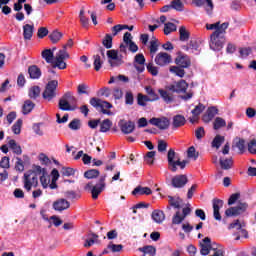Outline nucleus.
<instances>
[{
    "instance_id": "obj_1",
    "label": "nucleus",
    "mask_w": 256,
    "mask_h": 256,
    "mask_svg": "<svg viewBox=\"0 0 256 256\" xmlns=\"http://www.w3.org/2000/svg\"><path fill=\"white\" fill-rule=\"evenodd\" d=\"M43 168L41 166H35L34 170H30L24 174V189L31 191V188L39 186V175H41Z\"/></svg>"
},
{
    "instance_id": "obj_2",
    "label": "nucleus",
    "mask_w": 256,
    "mask_h": 256,
    "mask_svg": "<svg viewBox=\"0 0 256 256\" xmlns=\"http://www.w3.org/2000/svg\"><path fill=\"white\" fill-rule=\"evenodd\" d=\"M168 159V169L172 173H177V167H179L181 170L185 169L187 167V163L189 161L182 160L177 156V153H175V150L170 149L167 154Z\"/></svg>"
},
{
    "instance_id": "obj_3",
    "label": "nucleus",
    "mask_w": 256,
    "mask_h": 256,
    "mask_svg": "<svg viewBox=\"0 0 256 256\" xmlns=\"http://www.w3.org/2000/svg\"><path fill=\"white\" fill-rule=\"evenodd\" d=\"M71 47H73V39H69L63 46V49L56 53L54 67H57L58 69H67V63H65L64 59H69L70 55L68 54L67 49H71Z\"/></svg>"
},
{
    "instance_id": "obj_4",
    "label": "nucleus",
    "mask_w": 256,
    "mask_h": 256,
    "mask_svg": "<svg viewBox=\"0 0 256 256\" xmlns=\"http://www.w3.org/2000/svg\"><path fill=\"white\" fill-rule=\"evenodd\" d=\"M107 179V175H103L100 177L99 182L93 186V183L89 182L84 186L85 191H91L92 198L98 199L99 195L105 191V180Z\"/></svg>"
},
{
    "instance_id": "obj_5",
    "label": "nucleus",
    "mask_w": 256,
    "mask_h": 256,
    "mask_svg": "<svg viewBox=\"0 0 256 256\" xmlns=\"http://www.w3.org/2000/svg\"><path fill=\"white\" fill-rule=\"evenodd\" d=\"M71 103H77V98L73 96V93L66 92L59 100L58 107L61 111H75L77 106L72 107Z\"/></svg>"
},
{
    "instance_id": "obj_6",
    "label": "nucleus",
    "mask_w": 256,
    "mask_h": 256,
    "mask_svg": "<svg viewBox=\"0 0 256 256\" xmlns=\"http://www.w3.org/2000/svg\"><path fill=\"white\" fill-rule=\"evenodd\" d=\"M57 87H59V81H48L43 92V98L46 99V101H52L53 99H55V97H57Z\"/></svg>"
},
{
    "instance_id": "obj_7",
    "label": "nucleus",
    "mask_w": 256,
    "mask_h": 256,
    "mask_svg": "<svg viewBox=\"0 0 256 256\" xmlns=\"http://www.w3.org/2000/svg\"><path fill=\"white\" fill-rule=\"evenodd\" d=\"M90 105H92V107H95L96 109L100 108L104 115H111V111L107 109H111L113 105L107 101H103L99 98H91Z\"/></svg>"
},
{
    "instance_id": "obj_8",
    "label": "nucleus",
    "mask_w": 256,
    "mask_h": 256,
    "mask_svg": "<svg viewBox=\"0 0 256 256\" xmlns=\"http://www.w3.org/2000/svg\"><path fill=\"white\" fill-rule=\"evenodd\" d=\"M248 207L247 203L239 202L237 206L226 209L225 215L226 217H237L238 215L245 213Z\"/></svg>"
},
{
    "instance_id": "obj_9",
    "label": "nucleus",
    "mask_w": 256,
    "mask_h": 256,
    "mask_svg": "<svg viewBox=\"0 0 256 256\" xmlns=\"http://www.w3.org/2000/svg\"><path fill=\"white\" fill-rule=\"evenodd\" d=\"M188 215H191V208L190 207H185L182 209V214L181 211H176L174 216L172 217V225H181L183 221L187 218Z\"/></svg>"
},
{
    "instance_id": "obj_10",
    "label": "nucleus",
    "mask_w": 256,
    "mask_h": 256,
    "mask_svg": "<svg viewBox=\"0 0 256 256\" xmlns=\"http://www.w3.org/2000/svg\"><path fill=\"white\" fill-rule=\"evenodd\" d=\"M224 42L225 40L221 38V35L213 32L210 36V49H212L213 51H221V49H223Z\"/></svg>"
},
{
    "instance_id": "obj_11",
    "label": "nucleus",
    "mask_w": 256,
    "mask_h": 256,
    "mask_svg": "<svg viewBox=\"0 0 256 256\" xmlns=\"http://www.w3.org/2000/svg\"><path fill=\"white\" fill-rule=\"evenodd\" d=\"M149 123L150 125H154L155 127H158V129L161 130L169 129V125H171V122L167 117L152 118L149 120Z\"/></svg>"
},
{
    "instance_id": "obj_12",
    "label": "nucleus",
    "mask_w": 256,
    "mask_h": 256,
    "mask_svg": "<svg viewBox=\"0 0 256 256\" xmlns=\"http://www.w3.org/2000/svg\"><path fill=\"white\" fill-rule=\"evenodd\" d=\"M52 207L54 211L62 213V211H67L71 207V203L65 198H59L53 202Z\"/></svg>"
},
{
    "instance_id": "obj_13",
    "label": "nucleus",
    "mask_w": 256,
    "mask_h": 256,
    "mask_svg": "<svg viewBox=\"0 0 256 256\" xmlns=\"http://www.w3.org/2000/svg\"><path fill=\"white\" fill-rule=\"evenodd\" d=\"M189 182V179L187 178V175L185 174H181V175H176L172 178V186L175 189H181L183 187H185V185H187V183Z\"/></svg>"
},
{
    "instance_id": "obj_14",
    "label": "nucleus",
    "mask_w": 256,
    "mask_h": 256,
    "mask_svg": "<svg viewBox=\"0 0 256 256\" xmlns=\"http://www.w3.org/2000/svg\"><path fill=\"white\" fill-rule=\"evenodd\" d=\"M171 61H172L171 55H169L166 52H160L155 57V63L160 67H165V65H169Z\"/></svg>"
},
{
    "instance_id": "obj_15",
    "label": "nucleus",
    "mask_w": 256,
    "mask_h": 256,
    "mask_svg": "<svg viewBox=\"0 0 256 256\" xmlns=\"http://www.w3.org/2000/svg\"><path fill=\"white\" fill-rule=\"evenodd\" d=\"M215 249L213 245H211V238L205 237L202 242H200V253L201 255H209L211 250Z\"/></svg>"
},
{
    "instance_id": "obj_16",
    "label": "nucleus",
    "mask_w": 256,
    "mask_h": 256,
    "mask_svg": "<svg viewBox=\"0 0 256 256\" xmlns=\"http://www.w3.org/2000/svg\"><path fill=\"white\" fill-rule=\"evenodd\" d=\"M187 87H189V84H187L185 80H181L176 84L169 85L168 89L172 91V93H185Z\"/></svg>"
},
{
    "instance_id": "obj_17",
    "label": "nucleus",
    "mask_w": 256,
    "mask_h": 256,
    "mask_svg": "<svg viewBox=\"0 0 256 256\" xmlns=\"http://www.w3.org/2000/svg\"><path fill=\"white\" fill-rule=\"evenodd\" d=\"M213 216L216 221H221V213L219 212L220 209H223V200L220 199H213Z\"/></svg>"
},
{
    "instance_id": "obj_18",
    "label": "nucleus",
    "mask_w": 256,
    "mask_h": 256,
    "mask_svg": "<svg viewBox=\"0 0 256 256\" xmlns=\"http://www.w3.org/2000/svg\"><path fill=\"white\" fill-rule=\"evenodd\" d=\"M158 93L165 103H173V90L169 89V86H166L165 89H159Z\"/></svg>"
},
{
    "instance_id": "obj_19",
    "label": "nucleus",
    "mask_w": 256,
    "mask_h": 256,
    "mask_svg": "<svg viewBox=\"0 0 256 256\" xmlns=\"http://www.w3.org/2000/svg\"><path fill=\"white\" fill-rule=\"evenodd\" d=\"M119 126L122 133L125 135H129V133H133V131H135V122L121 120Z\"/></svg>"
},
{
    "instance_id": "obj_20",
    "label": "nucleus",
    "mask_w": 256,
    "mask_h": 256,
    "mask_svg": "<svg viewBox=\"0 0 256 256\" xmlns=\"http://www.w3.org/2000/svg\"><path fill=\"white\" fill-rule=\"evenodd\" d=\"M205 111V106L203 104H199L192 110V117L189 118L190 123H197L199 121V116L201 113Z\"/></svg>"
},
{
    "instance_id": "obj_21",
    "label": "nucleus",
    "mask_w": 256,
    "mask_h": 256,
    "mask_svg": "<svg viewBox=\"0 0 256 256\" xmlns=\"http://www.w3.org/2000/svg\"><path fill=\"white\" fill-rule=\"evenodd\" d=\"M175 63L176 65H178V67H182V69H187V67L191 65V59H189V56L187 55H180L177 56V58L175 59Z\"/></svg>"
},
{
    "instance_id": "obj_22",
    "label": "nucleus",
    "mask_w": 256,
    "mask_h": 256,
    "mask_svg": "<svg viewBox=\"0 0 256 256\" xmlns=\"http://www.w3.org/2000/svg\"><path fill=\"white\" fill-rule=\"evenodd\" d=\"M217 113H219V109H217V107L212 106V107L208 108L206 114L202 118L204 123H209V121H211L213 119V117H215V115H217Z\"/></svg>"
},
{
    "instance_id": "obj_23",
    "label": "nucleus",
    "mask_w": 256,
    "mask_h": 256,
    "mask_svg": "<svg viewBox=\"0 0 256 256\" xmlns=\"http://www.w3.org/2000/svg\"><path fill=\"white\" fill-rule=\"evenodd\" d=\"M42 57L46 61V63H51L53 69H57V67H54L55 65V58L53 60V51L51 49H46L42 51Z\"/></svg>"
},
{
    "instance_id": "obj_24",
    "label": "nucleus",
    "mask_w": 256,
    "mask_h": 256,
    "mask_svg": "<svg viewBox=\"0 0 256 256\" xmlns=\"http://www.w3.org/2000/svg\"><path fill=\"white\" fill-rule=\"evenodd\" d=\"M35 27L31 24H25L23 26V37L26 41H31V37H33V31Z\"/></svg>"
},
{
    "instance_id": "obj_25",
    "label": "nucleus",
    "mask_w": 256,
    "mask_h": 256,
    "mask_svg": "<svg viewBox=\"0 0 256 256\" xmlns=\"http://www.w3.org/2000/svg\"><path fill=\"white\" fill-rule=\"evenodd\" d=\"M38 176H40V183L43 189H47V187H49V184L51 183V177L47 175V172H45V169H42L41 174H38Z\"/></svg>"
},
{
    "instance_id": "obj_26",
    "label": "nucleus",
    "mask_w": 256,
    "mask_h": 256,
    "mask_svg": "<svg viewBox=\"0 0 256 256\" xmlns=\"http://www.w3.org/2000/svg\"><path fill=\"white\" fill-rule=\"evenodd\" d=\"M132 39H133V36L131 35V33L126 32L124 34L123 41H124L125 44H121L120 45V51L122 53H127V46L129 45V43L133 42Z\"/></svg>"
},
{
    "instance_id": "obj_27",
    "label": "nucleus",
    "mask_w": 256,
    "mask_h": 256,
    "mask_svg": "<svg viewBox=\"0 0 256 256\" xmlns=\"http://www.w3.org/2000/svg\"><path fill=\"white\" fill-rule=\"evenodd\" d=\"M152 219L155 223L161 224L165 221V213L161 210H154L152 212Z\"/></svg>"
},
{
    "instance_id": "obj_28",
    "label": "nucleus",
    "mask_w": 256,
    "mask_h": 256,
    "mask_svg": "<svg viewBox=\"0 0 256 256\" xmlns=\"http://www.w3.org/2000/svg\"><path fill=\"white\" fill-rule=\"evenodd\" d=\"M30 79H39L41 77V69L37 65H32L28 68Z\"/></svg>"
},
{
    "instance_id": "obj_29",
    "label": "nucleus",
    "mask_w": 256,
    "mask_h": 256,
    "mask_svg": "<svg viewBox=\"0 0 256 256\" xmlns=\"http://www.w3.org/2000/svg\"><path fill=\"white\" fill-rule=\"evenodd\" d=\"M135 63H137L140 66H136L137 71H139L140 73H143V71H145V56H143V54H137L135 56Z\"/></svg>"
},
{
    "instance_id": "obj_30",
    "label": "nucleus",
    "mask_w": 256,
    "mask_h": 256,
    "mask_svg": "<svg viewBox=\"0 0 256 256\" xmlns=\"http://www.w3.org/2000/svg\"><path fill=\"white\" fill-rule=\"evenodd\" d=\"M153 191L149 187L138 186L132 191V195H151Z\"/></svg>"
},
{
    "instance_id": "obj_31",
    "label": "nucleus",
    "mask_w": 256,
    "mask_h": 256,
    "mask_svg": "<svg viewBox=\"0 0 256 256\" xmlns=\"http://www.w3.org/2000/svg\"><path fill=\"white\" fill-rule=\"evenodd\" d=\"M35 109V103L31 100H26L22 106L23 115H29Z\"/></svg>"
},
{
    "instance_id": "obj_32",
    "label": "nucleus",
    "mask_w": 256,
    "mask_h": 256,
    "mask_svg": "<svg viewBox=\"0 0 256 256\" xmlns=\"http://www.w3.org/2000/svg\"><path fill=\"white\" fill-rule=\"evenodd\" d=\"M139 251H141V253H144V256L145 255L155 256L157 254V249L155 248V246H151V245L139 248Z\"/></svg>"
},
{
    "instance_id": "obj_33",
    "label": "nucleus",
    "mask_w": 256,
    "mask_h": 256,
    "mask_svg": "<svg viewBox=\"0 0 256 256\" xmlns=\"http://www.w3.org/2000/svg\"><path fill=\"white\" fill-rule=\"evenodd\" d=\"M113 127V122L109 119H105L100 122V133H107Z\"/></svg>"
},
{
    "instance_id": "obj_34",
    "label": "nucleus",
    "mask_w": 256,
    "mask_h": 256,
    "mask_svg": "<svg viewBox=\"0 0 256 256\" xmlns=\"http://www.w3.org/2000/svg\"><path fill=\"white\" fill-rule=\"evenodd\" d=\"M168 203L171 207H174V209H181V204L183 203V200H181V198L168 196Z\"/></svg>"
},
{
    "instance_id": "obj_35",
    "label": "nucleus",
    "mask_w": 256,
    "mask_h": 256,
    "mask_svg": "<svg viewBox=\"0 0 256 256\" xmlns=\"http://www.w3.org/2000/svg\"><path fill=\"white\" fill-rule=\"evenodd\" d=\"M8 145L9 148L12 149L13 153H15L16 155H21V153H23L21 146L17 144L15 140H9Z\"/></svg>"
},
{
    "instance_id": "obj_36",
    "label": "nucleus",
    "mask_w": 256,
    "mask_h": 256,
    "mask_svg": "<svg viewBox=\"0 0 256 256\" xmlns=\"http://www.w3.org/2000/svg\"><path fill=\"white\" fill-rule=\"evenodd\" d=\"M220 166L221 169L229 170L231 167H233V158H220Z\"/></svg>"
},
{
    "instance_id": "obj_37",
    "label": "nucleus",
    "mask_w": 256,
    "mask_h": 256,
    "mask_svg": "<svg viewBox=\"0 0 256 256\" xmlns=\"http://www.w3.org/2000/svg\"><path fill=\"white\" fill-rule=\"evenodd\" d=\"M145 91L151 101H159V95L151 86H146Z\"/></svg>"
},
{
    "instance_id": "obj_38",
    "label": "nucleus",
    "mask_w": 256,
    "mask_h": 256,
    "mask_svg": "<svg viewBox=\"0 0 256 256\" xmlns=\"http://www.w3.org/2000/svg\"><path fill=\"white\" fill-rule=\"evenodd\" d=\"M170 73L176 75L177 77H185V70L179 66H170L169 68Z\"/></svg>"
},
{
    "instance_id": "obj_39",
    "label": "nucleus",
    "mask_w": 256,
    "mask_h": 256,
    "mask_svg": "<svg viewBox=\"0 0 256 256\" xmlns=\"http://www.w3.org/2000/svg\"><path fill=\"white\" fill-rule=\"evenodd\" d=\"M63 38V33L54 30L52 33L49 34V39L52 43H59Z\"/></svg>"
},
{
    "instance_id": "obj_40",
    "label": "nucleus",
    "mask_w": 256,
    "mask_h": 256,
    "mask_svg": "<svg viewBox=\"0 0 256 256\" xmlns=\"http://www.w3.org/2000/svg\"><path fill=\"white\" fill-rule=\"evenodd\" d=\"M79 17L82 27H84V29H89V17L85 15V10H80Z\"/></svg>"
},
{
    "instance_id": "obj_41",
    "label": "nucleus",
    "mask_w": 256,
    "mask_h": 256,
    "mask_svg": "<svg viewBox=\"0 0 256 256\" xmlns=\"http://www.w3.org/2000/svg\"><path fill=\"white\" fill-rule=\"evenodd\" d=\"M173 127H183L185 125V117L183 115H176L173 117Z\"/></svg>"
},
{
    "instance_id": "obj_42",
    "label": "nucleus",
    "mask_w": 256,
    "mask_h": 256,
    "mask_svg": "<svg viewBox=\"0 0 256 256\" xmlns=\"http://www.w3.org/2000/svg\"><path fill=\"white\" fill-rule=\"evenodd\" d=\"M226 126H227V122L225 121V119H223L221 117L215 118V120L213 122V127L216 131L221 129L222 127H226Z\"/></svg>"
},
{
    "instance_id": "obj_43",
    "label": "nucleus",
    "mask_w": 256,
    "mask_h": 256,
    "mask_svg": "<svg viewBox=\"0 0 256 256\" xmlns=\"http://www.w3.org/2000/svg\"><path fill=\"white\" fill-rule=\"evenodd\" d=\"M28 95L30 99H37L41 95V88L39 86H33L29 89Z\"/></svg>"
},
{
    "instance_id": "obj_44",
    "label": "nucleus",
    "mask_w": 256,
    "mask_h": 256,
    "mask_svg": "<svg viewBox=\"0 0 256 256\" xmlns=\"http://www.w3.org/2000/svg\"><path fill=\"white\" fill-rule=\"evenodd\" d=\"M223 143H225V137L221 135H216L212 141V147H214L215 149H219V147H221Z\"/></svg>"
},
{
    "instance_id": "obj_45",
    "label": "nucleus",
    "mask_w": 256,
    "mask_h": 256,
    "mask_svg": "<svg viewBox=\"0 0 256 256\" xmlns=\"http://www.w3.org/2000/svg\"><path fill=\"white\" fill-rule=\"evenodd\" d=\"M107 56L109 59H112V60H109L111 67H117V63H115V60L117 59V51L116 50H108Z\"/></svg>"
},
{
    "instance_id": "obj_46",
    "label": "nucleus",
    "mask_w": 256,
    "mask_h": 256,
    "mask_svg": "<svg viewBox=\"0 0 256 256\" xmlns=\"http://www.w3.org/2000/svg\"><path fill=\"white\" fill-rule=\"evenodd\" d=\"M149 101H151L149 96L143 95L141 93L138 94V96H137V103L141 107H145V105H147V103H149Z\"/></svg>"
},
{
    "instance_id": "obj_47",
    "label": "nucleus",
    "mask_w": 256,
    "mask_h": 256,
    "mask_svg": "<svg viewBox=\"0 0 256 256\" xmlns=\"http://www.w3.org/2000/svg\"><path fill=\"white\" fill-rule=\"evenodd\" d=\"M11 0H0V9L4 15H9L11 13V7L7 6Z\"/></svg>"
},
{
    "instance_id": "obj_48",
    "label": "nucleus",
    "mask_w": 256,
    "mask_h": 256,
    "mask_svg": "<svg viewBox=\"0 0 256 256\" xmlns=\"http://www.w3.org/2000/svg\"><path fill=\"white\" fill-rule=\"evenodd\" d=\"M100 172L97 169H90L84 173V177L86 179H96V177H99Z\"/></svg>"
},
{
    "instance_id": "obj_49",
    "label": "nucleus",
    "mask_w": 256,
    "mask_h": 256,
    "mask_svg": "<svg viewBox=\"0 0 256 256\" xmlns=\"http://www.w3.org/2000/svg\"><path fill=\"white\" fill-rule=\"evenodd\" d=\"M102 45H104L106 49H111V47H113V36H111L110 34H106V36L102 40Z\"/></svg>"
},
{
    "instance_id": "obj_50",
    "label": "nucleus",
    "mask_w": 256,
    "mask_h": 256,
    "mask_svg": "<svg viewBox=\"0 0 256 256\" xmlns=\"http://www.w3.org/2000/svg\"><path fill=\"white\" fill-rule=\"evenodd\" d=\"M94 69L95 71H100L101 67H103V59L99 54L94 55Z\"/></svg>"
},
{
    "instance_id": "obj_51",
    "label": "nucleus",
    "mask_w": 256,
    "mask_h": 256,
    "mask_svg": "<svg viewBox=\"0 0 256 256\" xmlns=\"http://www.w3.org/2000/svg\"><path fill=\"white\" fill-rule=\"evenodd\" d=\"M173 31H177V25L168 22L164 24V34L169 35L170 33H173Z\"/></svg>"
},
{
    "instance_id": "obj_52",
    "label": "nucleus",
    "mask_w": 256,
    "mask_h": 256,
    "mask_svg": "<svg viewBox=\"0 0 256 256\" xmlns=\"http://www.w3.org/2000/svg\"><path fill=\"white\" fill-rule=\"evenodd\" d=\"M187 157L188 159H193L194 161H197V159L199 158V152H197L195 148L191 146L187 150Z\"/></svg>"
},
{
    "instance_id": "obj_53",
    "label": "nucleus",
    "mask_w": 256,
    "mask_h": 256,
    "mask_svg": "<svg viewBox=\"0 0 256 256\" xmlns=\"http://www.w3.org/2000/svg\"><path fill=\"white\" fill-rule=\"evenodd\" d=\"M180 41H189V31L185 26H181L179 29Z\"/></svg>"
},
{
    "instance_id": "obj_54",
    "label": "nucleus",
    "mask_w": 256,
    "mask_h": 256,
    "mask_svg": "<svg viewBox=\"0 0 256 256\" xmlns=\"http://www.w3.org/2000/svg\"><path fill=\"white\" fill-rule=\"evenodd\" d=\"M171 9H175V11H183L185 5L183 4V2H181V0H173L171 2Z\"/></svg>"
},
{
    "instance_id": "obj_55",
    "label": "nucleus",
    "mask_w": 256,
    "mask_h": 256,
    "mask_svg": "<svg viewBox=\"0 0 256 256\" xmlns=\"http://www.w3.org/2000/svg\"><path fill=\"white\" fill-rule=\"evenodd\" d=\"M229 27V22H224L221 25L218 26L217 30L214 31L216 35H225V31H227Z\"/></svg>"
},
{
    "instance_id": "obj_56",
    "label": "nucleus",
    "mask_w": 256,
    "mask_h": 256,
    "mask_svg": "<svg viewBox=\"0 0 256 256\" xmlns=\"http://www.w3.org/2000/svg\"><path fill=\"white\" fill-rule=\"evenodd\" d=\"M149 49H150V53L152 55H155V53H157V51H159V43L156 38H154L153 40L150 41Z\"/></svg>"
},
{
    "instance_id": "obj_57",
    "label": "nucleus",
    "mask_w": 256,
    "mask_h": 256,
    "mask_svg": "<svg viewBox=\"0 0 256 256\" xmlns=\"http://www.w3.org/2000/svg\"><path fill=\"white\" fill-rule=\"evenodd\" d=\"M69 129H72V131H79L81 129V120L79 119H74L72 120L69 125Z\"/></svg>"
},
{
    "instance_id": "obj_58",
    "label": "nucleus",
    "mask_w": 256,
    "mask_h": 256,
    "mask_svg": "<svg viewBox=\"0 0 256 256\" xmlns=\"http://www.w3.org/2000/svg\"><path fill=\"white\" fill-rule=\"evenodd\" d=\"M97 239H99L97 234H90V238L86 239L84 247H92V245H95V241H97Z\"/></svg>"
},
{
    "instance_id": "obj_59",
    "label": "nucleus",
    "mask_w": 256,
    "mask_h": 256,
    "mask_svg": "<svg viewBox=\"0 0 256 256\" xmlns=\"http://www.w3.org/2000/svg\"><path fill=\"white\" fill-rule=\"evenodd\" d=\"M77 93L78 95H89V86L87 84H79Z\"/></svg>"
},
{
    "instance_id": "obj_60",
    "label": "nucleus",
    "mask_w": 256,
    "mask_h": 256,
    "mask_svg": "<svg viewBox=\"0 0 256 256\" xmlns=\"http://www.w3.org/2000/svg\"><path fill=\"white\" fill-rule=\"evenodd\" d=\"M23 126V120L18 119L16 123L12 126V131L15 135L21 133V127Z\"/></svg>"
},
{
    "instance_id": "obj_61",
    "label": "nucleus",
    "mask_w": 256,
    "mask_h": 256,
    "mask_svg": "<svg viewBox=\"0 0 256 256\" xmlns=\"http://www.w3.org/2000/svg\"><path fill=\"white\" fill-rule=\"evenodd\" d=\"M129 26L128 25H115L112 27V35L113 37H115L118 33H120V31H123V29H128Z\"/></svg>"
},
{
    "instance_id": "obj_62",
    "label": "nucleus",
    "mask_w": 256,
    "mask_h": 256,
    "mask_svg": "<svg viewBox=\"0 0 256 256\" xmlns=\"http://www.w3.org/2000/svg\"><path fill=\"white\" fill-rule=\"evenodd\" d=\"M154 160H155V151L147 152L145 156L146 163H148V165H153Z\"/></svg>"
},
{
    "instance_id": "obj_63",
    "label": "nucleus",
    "mask_w": 256,
    "mask_h": 256,
    "mask_svg": "<svg viewBox=\"0 0 256 256\" xmlns=\"http://www.w3.org/2000/svg\"><path fill=\"white\" fill-rule=\"evenodd\" d=\"M125 103H126V105H133V103H134L133 92H131V91L126 92Z\"/></svg>"
},
{
    "instance_id": "obj_64",
    "label": "nucleus",
    "mask_w": 256,
    "mask_h": 256,
    "mask_svg": "<svg viewBox=\"0 0 256 256\" xmlns=\"http://www.w3.org/2000/svg\"><path fill=\"white\" fill-rule=\"evenodd\" d=\"M248 151L252 153V155L256 154V141L252 140L248 143Z\"/></svg>"
}]
</instances>
